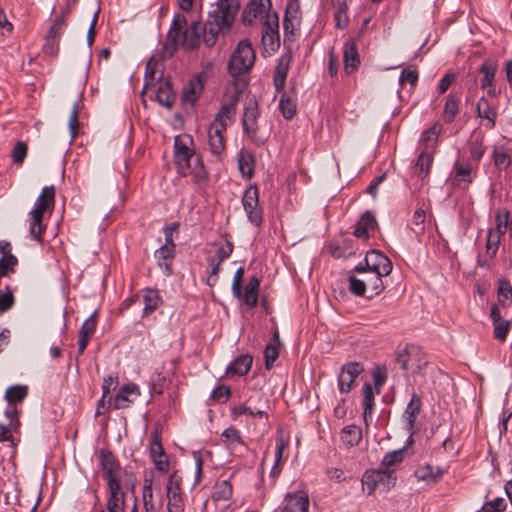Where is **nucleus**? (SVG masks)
Returning <instances> with one entry per match:
<instances>
[{
	"instance_id": "obj_1",
	"label": "nucleus",
	"mask_w": 512,
	"mask_h": 512,
	"mask_svg": "<svg viewBox=\"0 0 512 512\" xmlns=\"http://www.w3.org/2000/svg\"><path fill=\"white\" fill-rule=\"evenodd\" d=\"M239 9L240 0H218L209 11L204 25L194 21L186 27L182 46L194 50L200 46L201 41L209 48L214 46L219 34L230 31Z\"/></svg>"
},
{
	"instance_id": "obj_2",
	"label": "nucleus",
	"mask_w": 512,
	"mask_h": 512,
	"mask_svg": "<svg viewBox=\"0 0 512 512\" xmlns=\"http://www.w3.org/2000/svg\"><path fill=\"white\" fill-rule=\"evenodd\" d=\"M173 162L179 175H192L195 184L206 185L209 174L202 158L196 155L190 135H177L174 138Z\"/></svg>"
},
{
	"instance_id": "obj_3",
	"label": "nucleus",
	"mask_w": 512,
	"mask_h": 512,
	"mask_svg": "<svg viewBox=\"0 0 512 512\" xmlns=\"http://www.w3.org/2000/svg\"><path fill=\"white\" fill-rule=\"evenodd\" d=\"M55 193L56 190L53 185L44 187L36 200L35 207L30 212V235L37 241L41 240L44 231L42 224L44 213L52 211L54 208Z\"/></svg>"
},
{
	"instance_id": "obj_4",
	"label": "nucleus",
	"mask_w": 512,
	"mask_h": 512,
	"mask_svg": "<svg viewBox=\"0 0 512 512\" xmlns=\"http://www.w3.org/2000/svg\"><path fill=\"white\" fill-rule=\"evenodd\" d=\"M255 51L248 40H242L238 43L236 49L231 54L228 71L233 77L240 76L250 71L255 62Z\"/></svg>"
},
{
	"instance_id": "obj_5",
	"label": "nucleus",
	"mask_w": 512,
	"mask_h": 512,
	"mask_svg": "<svg viewBox=\"0 0 512 512\" xmlns=\"http://www.w3.org/2000/svg\"><path fill=\"white\" fill-rule=\"evenodd\" d=\"M240 99V93L235 92L227 103H224L220 110L214 116L212 123L209 125L208 134L224 137L228 127V122L233 123L236 116V107Z\"/></svg>"
},
{
	"instance_id": "obj_6",
	"label": "nucleus",
	"mask_w": 512,
	"mask_h": 512,
	"mask_svg": "<svg viewBox=\"0 0 512 512\" xmlns=\"http://www.w3.org/2000/svg\"><path fill=\"white\" fill-rule=\"evenodd\" d=\"M393 265L391 260L378 250L368 251L364 258V263H359L354 267L358 273H377L378 275H389Z\"/></svg>"
},
{
	"instance_id": "obj_7",
	"label": "nucleus",
	"mask_w": 512,
	"mask_h": 512,
	"mask_svg": "<svg viewBox=\"0 0 512 512\" xmlns=\"http://www.w3.org/2000/svg\"><path fill=\"white\" fill-rule=\"evenodd\" d=\"M395 469H385L381 467L378 470L366 471L362 477L363 490L372 494L378 487L389 490L395 485Z\"/></svg>"
},
{
	"instance_id": "obj_8",
	"label": "nucleus",
	"mask_w": 512,
	"mask_h": 512,
	"mask_svg": "<svg viewBox=\"0 0 512 512\" xmlns=\"http://www.w3.org/2000/svg\"><path fill=\"white\" fill-rule=\"evenodd\" d=\"M260 116V111L258 108V102L254 96L247 97L244 102L243 108V116L241 119L243 132L246 134L254 143L261 144L257 138V133L259 130L258 126V118Z\"/></svg>"
},
{
	"instance_id": "obj_9",
	"label": "nucleus",
	"mask_w": 512,
	"mask_h": 512,
	"mask_svg": "<svg viewBox=\"0 0 512 512\" xmlns=\"http://www.w3.org/2000/svg\"><path fill=\"white\" fill-rule=\"evenodd\" d=\"M186 27V17L181 14L176 15L168 31L167 43L165 45V51L170 57L173 56L179 45H182V38L184 37Z\"/></svg>"
},
{
	"instance_id": "obj_10",
	"label": "nucleus",
	"mask_w": 512,
	"mask_h": 512,
	"mask_svg": "<svg viewBox=\"0 0 512 512\" xmlns=\"http://www.w3.org/2000/svg\"><path fill=\"white\" fill-rule=\"evenodd\" d=\"M99 461L103 478L107 480V483H110L111 481L121 482V466L111 450L101 449L99 451Z\"/></svg>"
},
{
	"instance_id": "obj_11",
	"label": "nucleus",
	"mask_w": 512,
	"mask_h": 512,
	"mask_svg": "<svg viewBox=\"0 0 512 512\" xmlns=\"http://www.w3.org/2000/svg\"><path fill=\"white\" fill-rule=\"evenodd\" d=\"M497 69L498 65L494 60H485L479 68V72L482 74L480 87L481 89L486 90L487 95L490 97H497L499 94L496 87Z\"/></svg>"
},
{
	"instance_id": "obj_12",
	"label": "nucleus",
	"mask_w": 512,
	"mask_h": 512,
	"mask_svg": "<svg viewBox=\"0 0 512 512\" xmlns=\"http://www.w3.org/2000/svg\"><path fill=\"white\" fill-rule=\"evenodd\" d=\"M422 402L418 394L413 393L403 413L405 429L409 433L407 442H413V435L417 432L416 419L421 411Z\"/></svg>"
},
{
	"instance_id": "obj_13",
	"label": "nucleus",
	"mask_w": 512,
	"mask_h": 512,
	"mask_svg": "<svg viewBox=\"0 0 512 512\" xmlns=\"http://www.w3.org/2000/svg\"><path fill=\"white\" fill-rule=\"evenodd\" d=\"M140 389L134 383H129L123 385L115 397L109 396L108 402L113 405V408L116 410L125 409L130 406L139 396Z\"/></svg>"
},
{
	"instance_id": "obj_14",
	"label": "nucleus",
	"mask_w": 512,
	"mask_h": 512,
	"mask_svg": "<svg viewBox=\"0 0 512 512\" xmlns=\"http://www.w3.org/2000/svg\"><path fill=\"white\" fill-rule=\"evenodd\" d=\"M364 371V367L359 362H349L344 364L338 376V386L341 393H348L355 382V379Z\"/></svg>"
},
{
	"instance_id": "obj_15",
	"label": "nucleus",
	"mask_w": 512,
	"mask_h": 512,
	"mask_svg": "<svg viewBox=\"0 0 512 512\" xmlns=\"http://www.w3.org/2000/svg\"><path fill=\"white\" fill-rule=\"evenodd\" d=\"M108 499L106 508L108 512H124L125 493L121 489V482L107 483Z\"/></svg>"
},
{
	"instance_id": "obj_16",
	"label": "nucleus",
	"mask_w": 512,
	"mask_h": 512,
	"mask_svg": "<svg viewBox=\"0 0 512 512\" xmlns=\"http://www.w3.org/2000/svg\"><path fill=\"white\" fill-rule=\"evenodd\" d=\"M270 6V0H251L243 13V23L251 25L255 19L265 18Z\"/></svg>"
},
{
	"instance_id": "obj_17",
	"label": "nucleus",
	"mask_w": 512,
	"mask_h": 512,
	"mask_svg": "<svg viewBox=\"0 0 512 512\" xmlns=\"http://www.w3.org/2000/svg\"><path fill=\"white\" fill-rule=\"evenodd\" d=\"M344 70L347 74L354 73L360 66V56L355 40L349 39L343 46Z\"/></svg>"
},
{
	"instance_id": "obj_18",
	"label": "nucleus",
	"mask_w": 512,
	"mask_h": 512,
	"mask_svg": "<svg viewBox=\"0 0 512 512\" xmlns=\"http://www.w3.org/2000/svg\"><path fill=\"white\" fill-rule=\"evenodd\" d=\"M204 89V80L201 74L191 78L182 93V102L194 106Z\"/></svg>"
},
{
	"instance_id": "obj_19",
	"label": "nucleus",
	"mask_w": 512,
	"mask_h": 512,
	"mask_svg": "<svg viewBox=\"0 0 512 512\" xmlns=\"http://www.w3.org/2000/svg\"><path fill=\"white\" fill-rule=\"evenodd\" d=\"M421 354V350L417 347H409L406 349L404 353H401L397 356V363L401 366L403 370H411L413 373L420 372L424 367H426L428 361L423 360L419 361V363L414 364V362L410 363L413 359V356H418Z\"/></svg>"
},
{
	"instance_id": "obj_20",
	"label": "nucleus",
	"mask_w": 512,
	"mask_h": 512,
	"mask_svg": "<svg viewBox=\"0 0 512 512\" xmlns=\"http://www.w3.org/2000/svg\"><path fill=\"white\" fill-rule=\"evenodd\" d=\"M150 456L155 468L160 472H166L169 467V461L165 455L161 439L155 434L150 443Z\"/></svg>"
},
{
	"instance_id": "obj_21",
	"label": "nucleus",
	"mask_w": 512,
	"mask_h": 512,
	"mask_svg": "<svg viewBox=\"0 0 512 512\" xmlns=\"http://www.w3.org/2000/svg\"><path fill=\"white\" fill-rule=\"evenodd\" d=\"M259 289V278L257 276H252L250 277L244 290L241 289V295L235 297L242 300L244 304L247 305L249 308H254L257 306L258 303Z\"/></svg>"
},
{
	"instance_id": "obj_22",
	"label": "nucleus",
	"mask_w": 512,
	"mask_h": 512,
	"mask_svg": "<svg viewBox=\"0 0 512 512\" xmlns=\"http://www.w3.org/2000/svg\"><path fill=\"white\" fill-rule=\"evenodd\" d=\"M476 114L479 118L485 119L487 122L485 127L494 129L496 126L497 109L492 106L485 96H482L476 104Z\"/></svg>"
},
{
	"instance_id": "obj_23",
	"label": "nucleus",
	"mask_w": 512,
	"mask_h": 512,
	"mask_svg": "<svg viewBox=\"0 0 512 512\" xmlns=\"http://www.w3.org/2000/svg\"><path fill=\"white\" fill-rule=\"evenodd\" d=\"M175 257V245H162L155 251V258L158 266L163 270L166 276L172 274V261Z\"/></svg>"
},
{
	"instance_id": "obj_24",
	"label": "nucleus",
	"mask_w": 512,
	"mask_h": 512,
	"mask_svg": "<svg viewBox=\"0 0 512 512\" xmlns=\"http://www.w3.org/2000/svg\"><path fill=\"white\" fill-rule=\"evenodd\" d=\"M376 227L377 221L375 216L370 211H366L357 221L353 234L357 238L368 239L370 237L369 232L373 231Z\"/></svg>"
},
{
	"instance_id": "obj_25",
	"label": "nucleus",
	"mask_w": 512,
	"mask_h": 512,
	"mask_svg": "<svg viewBox=\"0 0 512 512\" xmlns=\"http://www.w3.org/2000/svg\"><path fill=\"white\" fill-rule=\"evenodd\" d=\"M443 473L444 472L440 467H433L430 464H424L417 467L414 475L419 481H424L428 484H436L442 479Z\"/></svg>"
},
{
	"instance_id": "obj_26",
	"label": "nucleus",
	"mask_w": 512,
	"mask_h": 512,
	"mask_svg": "<svg viewBox=\"0 0 512 512\" xmlns=\"http://www.w3.org/2000/svg\"><path fill=\"white\" fill-rule=\"evenodd\" d=\"M289 68H290V57L289 56H281L278 60L276 67H275V72H274V76H273V84H274L275 90L278 93H280L284 90Z\"/></svg>"
},
{
	"instance_id": "obj_27",
	"label": "nucleus",
	"mask_w": 512,
	"mask_h": 512,
	"mask_svg": "<svg viewBox=\"0 0 512 512\" xmlns=\"http://www.w3.org/2000/svg\"><path fill=\"white\" fill-rule=\"evenodd\" d=\"M253 357L249 354H242L236 357L226 368L227 375H246L252 366Z\"/></svg>"
},
{
	"instance_id": "obj_28",
	"label": "nucleus",
	"mask_w": 512,
	"mask_h": 512,
	"mask_svg": "<svg viewBox=\"0 0 512 512\" xmlns=\"http://www.w3.org/2000/svg\"><path fill=\"white\" fill-rule=\"evenodd\" d=\"M255 156L248 150L242 149L238 154V169L242 177L250 180L254 176Z\"/></svg>"
},
{
	"instance_id": "obj_29",
	"label": "nucleus",
	"mask_w": 512,
	"mask_h": 512,
	"mask_svg": "<svg viewBox=\"0 0 512 512\" xmlns=\"http://www.w3.org/2000/svg\"><path fill=\"white\" fill-rule=\"evenodd\" d=\"M142 299L144 303L143 316H147L155 311L162 303V299L156 289L142 290Z\"/></svg>"
},
{
	"instance_id": "obj_30",
	"label": "nucleus",
	"mask_w": 512,
	"mask_h": 512,
	"mask_svg": "<svg viewBox=\"0 0 512 512\" xmlns=\"http://www.w3.org/2000/svg\"><path fill=\"white\" fill-rule=\"evenodd\" d=\"M441 131L442 125L435 123L422 133L421 142L424 145L423 151H434Z\"/></svg>"
},
{
	"instance_id": "obj_31",
	"label": "nucleus",
	"mask_w": 512,
	"mask_h": 512,
	"mask_svg": "<svg viewBox=\"0 0 512 512\" xmlns=\"http://www.w3.org/2000/svg\"><path fill=\"white\" fill-rule=\"evenodd\" d=\"M433 163V153L432 151H421L416 163H415V174L424 179L430 173L431 165Z\"/></svg>"
},
{
	"instance_id": "obj_32",
	"label": "nucleus",
	"mask_w": 512,
	"mask_h": 512,
	"mask_svg": "<svg viewBox=\"0 0 512 512\" xmlns=\"http://www.w3.org/2000/svg\"><path fill=\"white\" fill-rule=\"evenodd\" d=\"M461 98L456 93H450L444 105L443 117L446 123H452L459 112Z\"/></svg>"
},
{
	"instance_id": "obj_33",
	"label": "nucleus",
	"mask_w": 512,
	"mask_h": 512,
	"mask_svg": "<svg viewBox=\"0 0 512 512\" xmlns=\"http://www.w3.org/2000/svg\"><path fill=\"white\" fill-rule=\"evenodd\" d=\"M156 101L164 107L171 108L175 102V94L169 81L161 83L156 91Z\"/></svg>"
},
{
	"instance_id": "obj_34",
	"label": "nucleus",
	"mask_w": 512,
	"mask_h": 512,
	"mask_svg": "<svg viewBox=\"0 0 512 512\" xmlns=\"http://www.w3.org/2000/svg\"><path fill=\"white\" fill-rule=\"evenodd\" d=\"M281 93L282 95L279 101V109L283 117L286 120H290L296 115L297 112L296 99L284 90Z\"/></svg>"
},
{
	"instance_id": "obj_35",
	"label": "nucleus",
	"mask_w": 512,
	"mask_h": 512,
	"mask_svg": "<svg viewBox=\"0 0 512 512\" xmlns=\"http://www.w3.org/2000/svg\"><path fill=\"white\" fill-rule=\"evenodd\" d=\"M365 277L362 278L365 282V287L370 291L368 298L379 295L384 290V284L382 277L384 275H378L377 273H365Z\"/></svg>"
},
{
	"instance_id": "obj_36",
	"label": "nucleus",
	"mask_w": 512,
	"mask_h": 512,
	"mask_svg": "<svg viewBox=\"0 0 512 512\" xmlns=\"http://www.w3.org/2000/svg\"><path fill=\"white\" fill-rule=\"evenodd\" d=\"M69 14L70 11L68 9H65L64 11H62L60 15H57L53 20V23L47 31L46 35H49V37H55L57 39H60L66 28V20Z\"/></svg>"
},
{
	"instance_id": "obj_37",
	"label": "nucleus",
	"mask_w": 512,
	"mask_h": 512,
	"mask_svg": "<svg viewBox=\"0 0 512 512\" xmlns=\"http://www.w3.org/2000/svg\"><path fill=\"white\" fill-rule=\"evenodd\" d=\"M341 439L348 446H356L362 439V430L356 425H349L342 429Z\"/></svg>"
},
{
	"instance_id": "obj_38",
	"label": "nucleus",
	"mask_w": 512,
	"mask_h": 512,
	"mask_svg": "<svg viewBox=\"0 0 512 512\" xmlns=\"http://www.w3.org/2000/svg\"><path fill=\"white\" fill-rule=\"evenodd\" d=\"M28 394V387L25 385L10 386L5 392V399L9 404L21 403Z\"/></svg>"
},
{
	"instance_id": "obj_39",
	"label": "nucleus",
	"mask_w": 512,
	"mask_h": 512,
	"mask_svg": "<svg viewBox=\"0 0 512 512\" xmlns=\"http://www.w3.org/2000/svg\"><path fill=\"white\" fill-rule=\"evenodd\" d=\"M232 485L229 480H222L216 483L212 498L215 501H227L232 496Z\"/></svg>"
},
{
	"instance_id": "obj_40",
	"label": "nucleus",
	"mask_w": 512,
	"mask_h": 512,
	"mask_svg": "<svg viewBox=\"0 0 512 512\" xmlns=\"http://www.w3.org/2000/svg\"><path fill=\"white\" fill-rule=\"evenodd\" d=\"M244 211L247 214L248 220L251 224L259 227L263 222V209L259 205V200L251 204H245L243 206Z\"/></svg>"
},
{
	"instance_id": "obj_41",
	"label": "nucleus",
	"mask_w": 512,
	"mask_h": 512,
	"mask_svg": "<svg viewBox=\"0 0 512 512\" xmlns=\"http://www.w3.org/2000/svg\"><path fill=\"white\" fill-rule=\"evenodd\" d=\"M334 22L335 27L338 29L343 30L348 27V5L345 0L338 4L336 11L334 12Z\"/></svg>"
},
{
	"instance_id": "obj_42",
	"label": "nucleus",
	"mask_w": 512,
	"mask_h": 512,
	"mask_svg": "<svg viewBox=\"0 0 512 512\" xmlns=\"http://www.w3.org/2000/svg\"><path fill=\"white\" fill-rule=\"evenodd\" d=\"M498 301L502 306H509L512 302V285L507 279L499 280Z\"/></svg>"
},
{
	"instance_id": "obj_43",
	"label": "nucleus",
	"mask_w": 512,
	"mask_h": 512,
	"mask_svg": "<svg viewBox=\"0 0 512 512\" xmlns=\"http://www.w3.org/2000/svg\"><path fill=\"white\" fill-rule=\"evenodd\" d=\"M208 147L214 156L220 158L226 150L225 137H218V135L208 134Z\"/></svg>"
},
{
	"instance_id": "obj_44",
	"label": "nucleus",
	"mask_w": 512,
	"mask_h": 512,
	"mask_svg": "<svg viewBox=\"0 0 512 512\" xmlns=\"http://www.w3.org/2000/svg\"><path fill=\"white\" fill-rule=\"evenodd\" d=\"M363 406L365 410V416L368 415L370 417V414H373L374 411V390L372 385L369 382H365L363 385Z\"/></svg>"
},
{
	"instance_id": "obj_45",
	"label": "nucleus",
	"mask_w": 512,
	"mask_h": 512,
	"mask_svg": "<svg viewBox=\"0 0 512 512\" xmlns=\"http://www.w3.org/2000/svg\"><path fill=\"white\" fill-rule=\"evenodd\" d=\"M222 437L224 438V443L230 449H235L236 445L244 446V442L242 440L240 432L234 427H229L226 430H224V432L222 433Z\"/></svg>"
},
{
	"instance_id": "obj_46",
	"label": "nucleus",
	"mask_w": 512,
	"mask_h": 512,
	"mask_svg": "<svg viewBox=\"0 0 512 512\" xmlns=\"http://www.w3.org/2000/svg\"><path fill=\"white\" fill-rule=\"evenodd\" d=\"M405 448L394 450L387 453L381 462V467L385 469H394L393 466L401 463L404 459Z\"/></svg>"
},
{
	"instance_id": "obj_47",
	"label": "nucleus",
	"mask_w": 512,
	"mask_h": 512,
	"mask_svg": "<svg viewBox=\"0 0 512 512\" xmlns=\"http://www.w3.org/2000/svg\"><path fill=\"white\" fill-rule=\"evenodd\" d=\"M18 265V259L13 254L2 255L0 258V276H7L9 273L15 272V267Z\"/></svg>"
},
{
	"instance_id": "obj_48",
	"label": "nucleus",
	"mask_w": 512,
	"mask_h": 512,
	"mask_svg": "<svg viewBox=\"0 0 512 512\" xmlns=\"http://www.w3.org/2000/svg\"><path fill=\"white\" fill-rule=\"evenodd\" d=\"M501 237L497 232H492L488 230L487 233V241H486V255L492 259L496 256V253L499 248Z\"/></svg>"
},
{
	"instance_id": "obj_49",
	"label": "nucleus",
	"mask_w": 512,
	"mask_h": 512,
	"mask_svg": "<svg viewBox=\"0 0 512 512\" xmlns=\"http://www.w3.org/2000/svg\"><path fill=\"white\" fill-rule=\"evenodd\" d=\"M426 220V212L422 208L417 209L411 220V230L416 234L420 235L424 232V223Z\"/></svg>"
},
{
	"instance_id": "obj_50",
	"label": "nucleus",
	"mask_w": 512,
	"mask_h": 512,
	"mask_svg": "<svg viewBox=\"0 0 512 512\" xmlns=\"http://www.w3.org/2000/svg\"><path fill=\"white\" fill-rule=\"evenodd\" d=\"M494 165L498 169H506L511 165V158L503 148H495L493 150Z\"/></svg>"
},
{
	"instance_id": "obj_51",
	"label": "nucleus",
	"mask_w": 512,
	"mask_h": 512,
	"mask_svg": "<svg viewBox=\"0 0 512 512\" xmlns=\"http://www.w3.org/2000/svg\"><path fill=\"white\" fill-rule=\"evenodd\" d=\"M80 104H81L80 99L74 103L72 111H71V115L69 118L68 126H69V131H70L72 140L75 139L78 135V129H79V125H80L79 119H78V113H79Z\"/></svg>"
},
{
	"instance_id": "obj_52",
	"label": "nucleus",
	"mask_w": 512,
	"mask_h": 512,
	"mask_svg": "<svg viewBox=\"0 0 512 512\" xmlns=\"http://www.w3.org/2000/svg\"><path fill=\"white\" fill-rule=\"evenodd\" d=\"M455 169V179L460 184L461 182H465L467 184L471 183L470 173L472 171V168L470 164H462L459 162H456L454 165Z\"/></svg>"
},
{
	"instance_id": "obj_53",
	"label": "nucleus",
	"mask_w": 512,
	"mask_h": 512,
	"mask_svg": "<svg viewBox=\"0 0 512 512\" xmlns=\"http://www.w3.org/2000/svg\"><path fill=\"white\" fill-rule=\"evenodd\" d=\"M231 413L233 416L237 417V416H241V415H249V416H254V417H267V413L263 410H255V409H252L250 406H248L247 404H241L239 406H235L231 409Z\"/></svg>"
},
{
	"instance_id": "obj_54",
	"label": "nucleus",
	"mask_w": 512,
	"mask_h": 512,
	"mask_svg": "<svg viewBox=\"0 0 512 512\" xmlns=\"http://www.w3.org/2000/svg\"><path fill=\"white\" fill-rule=\"evenodd\" d=\"M507 507L506 501L502 497L495 498L494 500L487 501L476 512H503Z\"/></svg>"
},
{
	"instance_id": "obj_55",
	"label": "nucleus",
	"mask_w": 512,
	"mask_h": 512,
	"mask_svg": "<svg viewBox=\"0 0 512 512\" xmlns=\"http://www.w3.org/2000/svg\"><path fill=\"white\" fill-rule=\"evenodd\" d=\"M28 146L23 141H18L12 150V161L16 165H22L27 156Z\"/></svg>"
},
{
	"instance_id": "obj_56",
	"label": "nucleus",
	"mask_w": 512,
	"mask_h": 512,
	"mask_svg": "<svg viewBox=\"0 0 512 512\" xmlns=\"http://www.w3.org/2000/svg\"><path fill=\"white\" fill-rule=\"evenodd\" d=\"M279 357V347L277 344L269 343L266 345L264 350L265 367L270 370L275 361Z\"/></svg>"
},
{
	"instance_id": "obj_57",
	"label": "nucleus",
	"mask_w": 512,
	"mask_h": 512,
	"mask_svg": "<svg viewBox=\"0 0 512 512\" xmlns=\"http://www.w3.org/2000/svg\"><path fill=\"white\" fill-rule=\"evenodd\" d=\"M348 283H349V287H348L349 291L353 295L359 296V297L365 296V292L367 289L365 287V282L363 279H359L354 275H349Z\"/></svg>"
},
{
	"instance_id": "obj_58",
	"label": "nucleus",
	"mask_w": 512,
	"mask_h": 512,
	"mask_svg": "<svg viewBox=\"0 0 512 512\" xmlns=\"http://www.w3.org/2000/svg\"><path fill=\"white\" fill-rule=\"evenodd\" d=\"M15 303V298L9 286L5 288L4 292L0 293V315L10 310Z\"/></svg>"
},
{
	"instance_id": "obj_59",
	"label": "nucleus",
	"mask_w": 512,
	"mask_h": 512,
	"mask_svg": "<svg viewBox=\"0 0 512 512\" xmlns=\"http://www.w3.org/2000/svg\"><path fill=\"white\" fill-rule=\"evenodd\" d=\"M143 502L145 512H156L153 505V491L151 480H146L143 486Z\"/></svg>"
},
{
	"instance_id": "obj_60",
	"label": "nucleus",
	"mask_w": 512,
	"mask_h": 512,
	"mask_svg": "<svg viewBox=\"0 0 512 512\" xmlns=\"http://www.w3.org/2000/svg\"><path fill=\"white\" fill-rule=\"evenodd\" d=\"M59 42L60 39L45 35L44 44L42 46L43 53L48 56H56L59 51Z\"/></svg>"
},
{
	"instance_id": "obj_61",
	"label": "nucleus",
	"mask_w": 512,
	"mask_h": 512,
	"mask_svg": "<svg viewBox=\"0 0 512 512\" xmlns=\"http://www.w3.org/2000/svg\"><path fill=\"white\" fill-rule=\"evenodd\" d=\"M158 61L151 57L146 64L145 68V84L144 90L148 89V87L152 84V81L155 78V74L157 72Z\"/></svg>"
},
{
	"instance_id": "obj_62",
	"label": "nucleus",
	"mask_w": 512,
	"mask_h": 512,
	"mask_svg": "<svg viewBox=\"0 0 512 512\" xmlns=\"http://www.w3.org/2000/svg\"><path fill=\"white\" fill-rule=\"evenodd\" d=\"M181 481V477L176 472L170 475L166 485L167 496L173 494L181 495Z\"/></svg>"
},
{
	"instance_id": "obj_63",
	"label": "nucleus",
	"mask_w": 512,
	"mask_h": 512,
	"mask_svg": "<svg viewBox=\"0 0 512 512\" xmlns=\"http://www.w3.org/2000/svg\"><path fill=\"white\" fill-rule=\"evenodd\" d=\"M97 324V313L94 312L89 318L82 324L79 334L87 337H91L95 332Z\"/></svg>"
},
{
	"instance_id": "obj_64",
	"label": "nucleus",
	"mask_w": 512,
	"mask_h": 512,
	"mask_svg": "<svg viewBox=\"0 0 512 512\" xmlns=\"http://www.w3.org/2000/svg\"><path fill=\"white\" fill-rule=\"evenodd\" d=\"M494 331L493 336L495 339L504 341L507 337V333L510 329V322L508 320H501L493 324Z\"/></svg>"
}]
</instances>
